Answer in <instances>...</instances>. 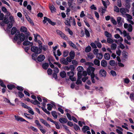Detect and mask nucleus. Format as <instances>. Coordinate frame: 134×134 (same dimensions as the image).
<instances>
[{
    "label": "nucleus",
    "instance_id": "obj_36",
    "mask_svg": "<svg viewBox=\"0 0 134 134\" xmlns=\"http://www.w3.org/2000/svg\"><path fill=\"white\" fill-rule=\"evenodd\" d=\"M122 18L120 17H118L117 18V20L118 24L121 25L122 23L121 22Z\"/></svg>",
    "mask_w": 134,
    "mask_h": 134
},
{
    "label": "nucleus",
    "instance_id": "obj_18",
    "mask_svg": "<svg viewBox=\"0 0 134 134\" xmlns=\"http://www.w3.org/2000/svg\"><path fill=\"white\" fill-rule=\"evenodd\" d=\"M16 31L17 29L16 28L14 27H13L11 30V34L12 35L15 34L16 33Z\"/></svg>",
    "mask_w": 134,
    "mask_h": 134
},
{
    "label": "nucleus",
    "instance_id": "obj_62",
    "mask_svg": "<svg viewBox=\"0 0 134 134\" xmlns=\"http://www.w3.org/2000/svg\"><path fill=\"white\" fill-rule=\"evenodd\" d=\"M24 116L27 118L29 119H31V115L29 114H27L26 113H24Z\"/></svg>",
    "mask_w": 134,
    "mask_h": 134
},
{
    "label": "nucleus",
    "instance_id": "obj_55",
    "mask_svg": "<svg viewBox=\"0 0 134 134\" xmlns=\"http://www.w3.org/2000/svg\"><path fill=\"white\" fill-rule=\"evenodd\" d=\"M52 70L50 68H49L47 71L48 74L49 75H51L52 73Z\"/></svg>",
    "mask_w": 134,
    "mask_h": 134
},
{
    "label": "nucleus",
    "instance_id": "obj_59",
    "mask_svg": "<svg viewBox=\"0 0 134 134\" xmlns=\"http://www.w3.org/2000/svg\"><path fill=\"white\" fill-rule=\"evenodd\" d=\"M117 5L119 7H121V0H117Z\"/></svg>",
    "mask_w": 134,
    "mask_h": 134
},
{
    "label": "nucleus",
    "instance_id": "obj_35",
    "mask_svg": "<svg viewBox=\"0 0 134 134\" xmlns=\"http://www.w3.org/2000/svg\"><path fill=\"white\" fill-rule=\"evenodd\" d=\"M68 75L69 76V78L70 77L73 76L74 75V73L73 71H71L67 73Z\"/></svg>",
    "mask_w": 134,
    "mask_h": 134
},
{
    "label": "nucleus",
    "instance_id": "obj_19",
    "mask_svg": "<svg viewBox=\"0 0 134 134\" xmlns=\"http://www.w3.org/2000/svg\"><path fill=\"white\" fill-rule=\"evenodd\" d=\"M89 127L87 126H84L82 128V131L84 133H85L87 130H89Z\"/></svg>",
    "mask_w": 134,
    "mask_h": 134
},
{
    "label": "nucleus",
    "instance_id": "obj_23",
    "mask_svg": "<svg viewBox=\"0 0 134 134\" xmlns=\"http://www.w3.org/2000/svg\"><path fill=\"white\" fill-rule=\"evenodd\" d=\"M69 44L70 46H71L73 48H74L75 49H77V47L74 44L72 43V42L71 41H69Z\"/></svg>",
    "mask_w": 134,
    "mask_h": 134
},
{
    "label": "nucleus",
    "instance_id": "obj_34",
    "mask_svg": "<svg viewBox=\"0 0 134 134\" xmlns=\"http://www.w3.org/2000/svg\"><path fill=\"white\" fill-rule=\"evenodd\" d=\"M94 42L98 48H101L102 46L100 43L97 41H95Z\"/></svg>",
    "mask_w": 134,
    "mask_h": 134
},
{
    "label": "nucleus",
    "instance_id": "obj_8",
    "mask_svg": "<svg viewBox=\"0 0 134 134\" xmlns=\"http://www.w3.org/2000/svg\"><path fill=\"white\" fill-rule=\"evenodd\" d=\"M45 58V56L43 54H40L37 58L38 61L39 62L43 61Z\"/></svg>",
    "mask_w": 134,
    "mask_h": 134
},
{
    "label": "nucleus",
    "instance_id": "obj_53",
    "mask_svg": "<svg viewBox=\"0 0 134 134\" xmlns=\"http://www.w3.org/2000/svg\"><path fill=\"white\" fill-rule=\"evenodd\" d=\"M73 1H68V5L70 7H71V8H72L73 6H72V3L73 2Z\"/></svg>",
    "mask_w": 134,
    "mask_h": 134
},
{
    "label": "nucleus",
    "instance_id": "obj_17",
    "mask_svg": "<svg viewBox=\"0 0 134 134\" xmlns=\"http://www.w3.org/2000/svg\"><path fill=\"white\" fill-rule=\"evenodd\" d=\"M70 57L72 59H73L75 56V53L74 51H71L69 53Z\"/></svg>",
    "mask_w": 134,
    "mask_h": 134
},
{
    "label": "nucleus",
    "instance_id": "obj_39",
    "mask_svg": "<svg viewBox=\"0 0 134 134\" xmlns=\"http://www.w3.org/2000/svg\"><path fill=\"white\" fill-rule=\"evenodd\" d=\"M50 9L52 12H53L55 11L56 9L53 5H52L50 7Z\"/></svg>",
    "mask_w": 134,
    "mask_h": 134
},
{
    "label": "nucleus",
    "instance_id": "obj_58",
    "mask_svg": "<svg viewBox=\"0 0 134 134\" xmlns=\"http://www.w3.org/2000/svg\"><path fill=\"white\" fill-rule=\"evenodd\" d=\"M69 53V52L68 51H64L63 53V56L64 57H66Z\"/></svg>",
    "mask_w": 134,
    "mask_h": 134
},
{
    "label": "nucleus",
    "instance_id": "obj_63",
    "mask_svg": "<svg viewBox=\"0 0 134 134\" xmlns=\"http://www.w3.org/2000/svg\"><path fill=\"white\" fill-rule=\"evenodd\" d=\"M47 109L49 110H52V105L49 104H47Z\"/></svg>",
    "mask_w": 134,
    "mask_h": 134
},
{
    "label": "nucleus",
    "instance_id": "obj_15",
    "mask_svg": "<svg viewBox=\"0 0 134 134\" xmlns=\"http://www.w3.org/2000/svg\"><path fill=\"white\" fill-rule=\"evenodd\" d=\"M49 66V65L48 63H43L42 64V67L45 70L47 69Z\"/></svg>",
    "mask_w": 134,
    "mask_h": 134
},
{
    "label": "nucleus",
    "instance_id": "obj_12",
    "mask_svg": "<svg viewBox=\"0 0 134 134\" xmlns=\"http://www.w3.org/2000/svg\"><path fill=\"white\" fill-rule=\"evenodd\" d=\"M59 120L60 122L62 124L65 123L68 121L67 118H60Z\"/></svg>",
    "mask_w": 134,
    "mask_h": 134
},
{
    "label": "nucleus",
    "instance_id": "obj_52",
    "mask_svg": "<svg viewBox=\"0 0 134 134\" xmlns=\"http://www.w3.org/2000/svg\"><path fill=\"white\" fill-rule=\"evenodd\" d=\"M18 95L20 98H22L24 96V95L23 93L20 91H19L18 92Z\"/></svg>",
    "mask_w": 134,
    "mask_h": 134
},
{
    "label": "nucleus",
    "instance_id": "obj_6",
    "mask_svg": "<svg viewBox=\"0 0 134 134\" xmlns=\"http://www.w3.org/2000/svg\"><path fill=\"white\" fill-rule=\"evenodd\" d=\"M120 11L123 16L125 17L126 15L127 14H126V12L127 11L128 12L129 10L127 9L121 8L120 9Z\"/></svg>",
    "mask_w": 134,
    "mask_h": 134
},
{
    "label": "nucleus",
    "instance_id": "obj_13",
    "mask_svg": "<svg viewBox=\"0 0 134 134\" xmlns=\"http://www.w3.org/2000/svg\"><path fill=\"white\" fill-rule=\"evenodd\" d=\"M23 44L24 46H27L30 45L32 46L33 44L32 43H31L30 41H28V40L26 39L25 41L23 42Z\"/></svg>",
    "mask_w": 134,
    "mask_h": 134
},
{
    "label": "nucleus",
    "instance_id": "obj_21",
    "mask_svg": "<svg viewBox=\"0 0 134 134\" xmlns=\"http://www.w3.org/2000/svg\"><path fill=\"white\" fill-rule=\"evenodd\" d=\"M104 34L105 36L108 38H111L112 37V35L111 34L109 33L107 31H105L104 32Z\"/></svg>",
    "mask_w": 134,
    "mask_h": 134
},
{
    "label": "nucleus",
    "instance_id": "obj_7",
    "mask_svg": "<svg viewBox=\"0 0 134 134\" xmlns=\"http://www.w3.org/2000/svg\"><path fill=\"white\" fill-rule=\"evenodd\" d=\"M124 27L125 29L127 28V30L129 32H131L132 31L133 27L131 24L128 25L127 23H125Z\"/></svg>",
    "mask_w": 134,
    "mask_h": 134
},
{
    "label": "nucleus",
    "instance_id": "obj_46",
    "mask_svg": "<svg viewBox=\"0 0 134 134\" xmlns=\"http://www.w3.org/2000/svg\"><path fill=\"white\" fill-rule=\"evenodd\" d=\"M77 70L78 72H82L83 70V68L81 66H79L77 68Z\"/></svg>",
    "mask_w": 134,
    "mask_h": 134
},
{
    "label": "nucleus",
    "instance_id": "obj_43",
    "mask_svg": "<svg viewBox=\"0 0 134 134\" xmlns=\"http://www.w3.org/2000/svg\"><path fill=\"white\" fill-rule=\"evenodd\" d=\"M109 64L112 66H114L115 65V61L114 60H110L109 62Z\"/></svg>",
    "mask_w": 134,
    "mask_h": 134
},
{
    "label": "nucleus",
    "instance_id": "obj_33",
    "mask_svg": "<svg viewBox=\"0 0 134 134\" xmlns=\"http://www.w3.org/2000/svg\"><path fill=\"white\" fill-rule=\"evenodd\" d=\"M96 55V58L98 59H101L103 57V55L102 53H98Z\"/></svg>",
    "mask_w": 134,
    "mask_h": 134
},
{
    "label": "nucleus",
    "instance_id": "obj_26",
    "mask_svg": "<svg viewBox=\"0 0 134 134\" xmlns=\"http://www.w3.org/2000/svg\"><path fill=\"white\" fill-rule=\"evenodd\" d=\"M126 17L127 18V20L128 21L132 19V16L128 14H126Z\"/></svg>",
    "mask_w": 134,
    "mask_h": 134
},
{
    "label": "nucleus",
    "instance_id": "obj_29",
    "mask_svg": "<svg viewBox=\"0 0 134 134\" xmlns=\"http://www.w3.org/2000/svg\"><path fill=\"white\" fill-rule=\"evenodd\" d=\"M117 47L116 44L115 43H113L111 44V49L112 50L115 49Z\"/></svg>",
    "mask_w": 134,
    "mask_h": 134
},
{
    "label": "nucleus",
    "instance_id": "obj_3",
    "mask_svg": "<svg viewBox=\"0 0 134 134\" xmlns=\"http://www.w3.org/2000/svg\"><path fill=\"white\" fill-rule=\"evenodd\" d=\"M9 23L8 24L7 30H8V29H10L12 28L13 26V24L14 21V19L13 17L12 16H10L9 17Z\"/></svg>",
    "mask_w": 134,
    "mask_h": 134
},
{
    "label": "nucleus",
    "instance_id": "obj_48",
    "mask_svg": "<svg viewBox=\"0 0 134 134\" xmlns=\"http://www.w3.org/2000/svg\"><path fill=\"white\" fill-rule=\"evenodd\" d=\"M91 79L92 82L93 83H95V81L94 79V78L95 76V75H93V74L91 75Z\"/></svg>",
    "mask_w": 134,
    "mask_h": 134
},
{
    "label": "nucleus",
    "instance_id": "obj_56",
    "mask_svg": "<svg viewBox=\"0 0 134 134\" xmlns=\"http://www.w3.org/2000/svg\"><path fill=\"white\" fill-rule=\"evenodd\" d=\"M110 73L113 76H115L116 75V74L115 71L112 70L110 71Z\"/></svg>",
    "mask_w": 134,
    "mask_h": 134
},
{
    "label": "nucleus",
    "instance_id": "obj_51",
    "mask_svg": "<svg viewBox=\"0 0 134 134\" xmlns=\"http://www.w3.org/2000/svg\"><path fill=\"white\" fill-rule=\"evenodd\" d=\"M114 11L118 13L120 12V10L119 8H118L117 6H115L114 7Z\"/></svg>",
    "mask_w": 134,
    "mask_h": 134
},
{
    "label": "nucleus",
    "instance_id": "obj_38",
    "mask_svg": "<svg viewBox=\"0 0 134 134\" xmlns=\"http://www.w3.org/2000/svg\"><path fill=\"white\" fill-rule=\"evenodd\" d=\"M70 20H71V22H72V24L74 26L75 25H76V23L75 19L70 17Z\"/></svg>",
    "mask_w": 134,
    "mask_h": 134
},
{
    "label": "nucleus",
    "instance_id": "obj_40",
    "mask_svg": "<svg viewBox=\"0 0 134 134\" xmlns=\"http://www.w3.org/2000/svg\"><path fill=\"white\" fill-rule=\"evenodd\" d=\"M111 38H109L107 39V42L110 44L114 42V41Z\"/></svg>",
    "mask_w": 134,
    "mask_h": 134
},
{
    "label": "nucleus",
    "instance_id": "obj_22",
    "mask_svg": "<svg viewBox=\"0 0 134 134\" xmlns=\"http://www.w3.org/2000/svg\"><path fill=\"white\" fill-rule=\"evenodd\" d=\"M94 63L96 65L99 66L100 65V62L98 60L95 59L94 61Z\"/></svg>",
    "mask_w": 134,
    "mask_h": 134
},
{
    "label": "nucleus",
    "instance_id": "obj_9",
    "mask_svg": "<svg viewBox=\"0 0 134 134\" xmlns=\"http://www.w3.org/2000/svg\"><path fill=\"white\" fill-rule=\"evenodd\" d=\"M60 62L62 64L65 65H68L69 64L68 62L66 61V60L63 58H62L60 60Z\"/></svg>",
    "mask_w": 134,
    "mask_h": 134
},
{
    "label": "nucleus",
    "instance_id": "obj_14",
    "mask_svg": "<svg viewBox=\"0 0 134 134\" xmlns=\"http://www.w3.org/2000/svg\"><path fill=\"white\" fill-rule=\"evenodd\" d=\"M107 62L106 60H103L101 62V65L104 67H105L107 66Z\"/></svg>",
    "mask_w": 134,
    "mask_h": 134
},
{
    "label": "nucleus",
    "instance_id": "obj_10",
    "mask_svg": "<svg viewBox=\"0 0 134 134\" xmlns=\"http://www.w3.org/2000/svg\"><path fill=\"white\" fill-rule=\"evenodd\" d=\"M15 119L18 121H20L22 122L26 121L27 122H28V121H26L25 120L21 117L18 116H17L15 115Z\"/></svg>",
    "mask_w": 134,
    "mask_h": 134
},
{
    "label": "nucleus",
    "instance_id": "obj_5",
    "mask_svg": "<svg viewBox=\"0 0 134 134\" xmlns=\"http://www.w3.org/2000/svg\"><path fill=\"white\" fill-rule=\"evenodd\" d=\"M43 18L44 19L43 21V22L44 24H45L47 21H48L49 24L52 25H54L56 24L55 23L52 21L50 19L45 17Z\"/></svg>",
    "mask_w": 134,
    "mask_h": 134
},
{
    "label": "nucleus",
    "instance_id": "obj_64",
    "mask_svg": "<svg viewBox=\"0 0 134 134\" xmlns=\"http://www.w3.org/2000/svg\"><path fill=\"white\" fill-rule=\"evenodd\" d=\"M66 115L69 120H72V119L71 115L69 113H67L66 114Z\"/></svg>",
    "mask_w": 134,
    "mask_h": 134
},
{
    "label": "nucleus",
    "instance_id": "obj_37",
    "mask_svg": "<svg viewBox=\"0 0 134 134\" xmlns=\"http://www.w3.org/2000/svg\"><path fill=\"white\" fill-rule=\"evenodd\" d=\"M60 75L62 77L64 78L66 76V74L64 71H63L60 72Z\"/></svg>",
    "mask_w": 134,
    "mask_h": 134
},
{
    "label": "nucleus",
    "instance_id": "obj_49",
    "mask_svg": "<svg viewBox=\"0 0 134 134\" xmlns=\"http://www.w3.org/2000/svg\"><path fill=\"white\" fill-rule=\"evenodd\" d=\"M96 44L95 43V42H92L90 44V45L93 48H97V46H96Z\"/></svg>",
    "mask_w": 134,
    "mask_h": 134
},
{
    "label": "nucleus",
    "instance_id": "obj_2",
    "mask_svg": "<svg viewBox=\"0 0 134 134\" xmlns=\"http://www.w3.org/2000/svg\"><path fill=\"white\" fill-rule=\"evenodd\" d=\"M42 49L41 46L39 47V48L37 47L33 46L31 47V50L32 52L35 53L39 54L41 52Z\"/></svg>",
    "mask_w": 134,
    "mask_h": 134
},
{
    "label": "nucleus",
    "instance_id": "obj_25",
    "mask_svg": "<svg viewBox=\"0 0 134 134\" xmlns=\"http://www.w3.org/2000/svg\"><path fill=\"white\" fill-rule=\"evenodd\" d=\"M91 49V47L89 45H88L85 48V52L87 53L90 52Z\"/></svg>",
    "mask_w": 134,
    "mask_h": 134
},
{
    "label": "nucleus",
    "instance_id": "obj_32",
    "mask_svg": "<svg viewBox=\"0 0 134 134\" xmlns=\"http://www.w3.org/2000/svg\"><path fill=\"white\" fill-rule=\"evenodd\" d=\"M7 87L10 90H12L13 88H15V86L13 85H7Z\"/></svg>",
    "mask_w": 134,
    "mask_h": 134
},
{
    "label": "nucleus",
    "instance_id": "obj_45",
    "mask_svg": "<svg viewBox=\"0 0 134 134\" xmlns=\"http://www.w3.org/2000/svg\"><path fill=\"white\" fill-rule=\"evenodd\" d=\"M110 19L111 22L114 25H116L117 24V22L116 21L113 17H111Z\"/></svg>",
    "mask_w": 134,
    "mask_h": 134
},
{
    "label": "nucleus",
    "instance_id": "obj_60",
    "mask_svg": "<svg viewBox=\"0 0 134 134\" xmlns=\"http://www.w3.org/2000/svg\"><path fill=\"white\" fill-rule=\"evenodd\" d=\"M130 98L131 100H134V93H131L130 94Z\"/></svg>",
    "mask_w": 134,
    "mask_h": 134
},
{
    "label": "nucleus",
    "instance_id": "obj_20",
    "mask_svg": "<svg viewBox=\"0 0 134 134\" xmlns=\"http://www.w3.org/2000/svg\"><path fill=\"white\" fill-rule=\"evenodd\" d=\"M87 56L88 58L91 59L94 57V56L93 54L91 53H90L88 54L87 55Z\"/></svg>",
    "mask_w": 134,
    "mask_h": 134
},
{
    "label": "nucleus",
    "instance_id": "obj_24",
    "mask_svg": "<svg viewBox=\"0 0 134 134\" xmlns=\"http://www.w3.org/2000/svg\"><path fill=\"white\" fill-rule=\"evenodd\" d=\"M20 30L21 32L25 33L27 32V29L26 27L23 26L21 27Z\"/></svg>",
    "mask_w": 134,
    "mask_h": 134
},
{
    "label": "nucleus",
    "instance_id": "obj_50",
    "mask_svg": "<svg viewBox=\"0 0 134 134\" xmlns=\"http://www.w3.org/2000/svg\"><path fill=\"white\" fill-rule=\"evenodd\" d=\"M81 78H78L76 83L77 85H79L81 83L82 81L81 80Z\"/></svg>",
    "mask_w": 134,
    "mask_h": 134
},
{
    "label": "nucleus",
    "instance_id": "obj_41",
    "mask_svg": "<svg viewBox=\"0 0 134 134\" xmlns=\"http://www.w3.org/2000/svg\"><path fill=\"white\" fill-rule=\"evenodd\" d=\"M74 127L75 130L76 131H77L78 130H80V127L76 124H74Z\"/></svg>",
    "mask_w": 134,
    "mask_h": 134
},
{
    "label": "nucleus",
    "instance_id": "obj_61",
    "mask_svg": "<svg viewBox=\"0 0 134 134\" xmlns=\"http://www.w3.org/2000/svg\"><path fill=\"white\" fill-rule=\"evenodd\" d=\"M65 30L67 31L72 36L73 35V32L72 31L70 30V28H68L67 29H65Z\"/></svg>",
    "mask_w": 134,
    "mask_h": 134
},
{
    "label": "nucleus",
    "instance_id": "obj_11",
    "mask_svg": "<svg viewBox=\"0 0 134 134\" xmlns=\"http://www.w3.org/2000/svg\"><path fill=\"white\" fill-rule=\"evenodd\" d=\"M99 74L101 76L105 77L106 75V72L105 70L103 69H101L99 71Z\"/></svg>",
    "mask_w": 134,
    "mask_h": 134
},
{
    "label": "nucleus",
    "instance_id": "obj_16",
    "mask_svg": "<svg viewBox=\"0 0 134 134\" xmlns=\"http://www.w3.org/2000/svg\"><path fill=\"white\" fill-rule=\"evenodd\" d=\"M104 58L106 60H109L110 59V56L109 54L108 53H105L104 55Z\"/></svg>",
    "mask_w": 134,
    "mask_h": 134
},
{
    "label": "nucleus",
    "instance_id": "obj_28",
    "mask_svg": "<svg viewBox=\"0 0 134 134\" xmlns=\"http://www.w3.org/2000/svg\"><path fill=\"white\" fill-rule=\"evenodd\" d=\"M52 116L55 119H56L58 117L57 113L54 111H52L51 113Z\"/></svg>",
    "mask_w": 134,
    "mask_h": 134
},
{
    "label": "nucleus",
    "instance_id": "obj_27",
    "mask_svg": "<svg viewBox=\"0 0 134 134\" xmlns=\"http://www.w3.org/2000/svg\"><path fill=\"white\" fill-rule=\"evenodd\" d=\"M85 32V34L86 37H89L90 36V34L86 28H84Z\"/></svg>",
    "mask_w": 134,
    "mask_h": 134
},
{
    "label": "nucleus",
    "instance_id": "obj_54",
    "mask_svg": "<svg viewBox=\"0 0 134 134\" xmlns=\"http://www.w3.org/2000/svg\"><path fill=\"white\" fill-rule=\"evenodd\" d=\"M126 7L128 9H129L131 7V5L130 4V3H126L125 4Z\"/></svg>",
    "mask_w": 134,
    "mask_h": 134
},
{
    "label": "nucleus",
    "instance_id": "obj_44",
    "mask_svg": "<svg viewBox=\"0 0 134 134\" xmlns=\"http://www.w3.org/2000/svg\"><path fill=\"white\" fill-rule=\"evenodd\" d=\"M37 54L36 53H33L32 55V58L35 60H36V57L37 56Z\"/></svg>",
    "mask_w": 134,
    "mask_h": 134
},
{
    "label": "nucleus",
    "instance_id": "obj_42",
    "mask_svg": "<svg viewBox=\"0 0 134 134\" xmlns=\"http://www.w3.org/2000/svg\"><path fill=\"white\" fill-rule=\"evenodd\" d=\"M41 108L43 111L46 114H48L49 115L50 114V112L49 111H48L47 109L45 108L44 107H42Z\"/></svg>",
    "mask_w": 134,
    "mask_h": 134
},
{
    "label": "nucleus",
    "instance_id": "obj_31",
    "mask_svg": "<svg viewBox=\"0 0 134 134\" xmlns=\"http://www.w3.org/2000/svg\"><path fill=\"white\" fill-rule=\"evenodd\" d=\"M70 22H71V21L70 18L69 19H68L66 21H65V23L66 25L70 26Z\"/></svg>",
    "mask_w": 134,
    "mask_h": 134
},
{
    "label": "nucleus",
    "instance_id": "obj_30",
    "mask_svg": "<svg viewBox=\"0 0 134 134\" xmlns=\"http://www.w3.org/2000/svg\"><path fill=\"white\" fill-rule=\"evenodd\" d=\"M128 53L127 52L125 51H123L122 52V55L124 58H127Z\"/></svg>",
    "mask_w": 134,
    "mask_h": 134
},
{
    "label": "nucleus",
    "instance_id": "obj_4",
    "mask_svg": "<svg viewBox=\"0 0 134 134\" xmlns=\"http://www.w3.org/2000/svg\"><path fill=\"white\" fill-rule=\"evenodd\" d=\"M95 68L93 67L89 66L87 69V72L89 75L93 74L95 75L94 72L95 71Z\"/></svg>",
    "mask_w": 134,
    "mask_h": 134
},
{
    "label": "nucleus",
    "instance_id": "obj_1",
    "mask_svg": "<svg viewBox=\"0 0 134 134\" xmlns=\"http://www.w3.org/2000/svg\"><path fill=\"white\" fill-rule=\"evenodd\" d=\"M19 39L20 41L23 42L25 40L27 39L28 37L25 36L23 33L20 34L19 33L18 34H15L13 38V41L14 42V41H18Z\"/></svg>",
    "mask_w": 134,
    "mask_h": 134
},
{
    "label": "nucleus",
    "instance_id": "obj_57",
    "mask_svg": "<svg viewBox=\"0 0 134 134\" xmlns=\"http://www.w3.org/2000/svg\"><path fill=\"white\" fill-rule=\"evenodd\" d=\"M3 22L5 24H8L9 22L8 18L5 17L4 18Z\"/></svg>",
    "mask_w": 134,
    "mask_h": 134
},
{
    "label": "nucleus",
    "instance_id": "obj_47",
    "mask_svg": "<svg viewBox=\"0 0 134 134\" xmlns=\"http://www.w3.org/2000/svg\"><path fill=\"white\" fill-rule=\"evenodd\" d=\"M27 20L31 23L32 25H34V24L32 20L28 16L26 17Z\"/></svg>",
    "mask_w": 134,
    "mask_h": 134
}]
</instances>
